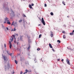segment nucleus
Listing matches in <instances>:
<instances>
[{
  "instance_id": "f257e3e1",
  "label": "nucleus",
  "mask_w": 74,
  "mask_h": 74,
  "mask_svg": "<svg viewBox=\"0 0 74 74\" xmlns=\"http://www.w3.org/2000/svg\"><path fill=\"white\" fill-rule=\"evenodd\" d=\"M8 2H4L3 5V7L5 12H7L8 13H9L10 9L8 8Z\"/></svg>"
},
{
  "instance_id": "f03ea898",
  "label": "nucleus",
  "mask_w": 74,
  "mask_h": 74,
  "mask_svg": "<svg viewBox=\"0 0 74 74\" xmlns=\"http://www.w3.org/2000/svg\"><path fill=\"white\" fill-rule=\"evenodd\" d=\"M10 11L11 12L10 14H11V17H10V19H12L14 16H15V12H14L13 11V10H12L11 8H10Z\"/></svg>"
},
{
  "instance_id": "7ed1b4c3",
  "label": "nucleus",
  "mask_w": 74,
  "mask_h": 74,
  "mask_svg": "<svg viewBox=\"0 0 74 74\" xmlns=\"http://www.w3.org/2000/svg\"><path fill=\"white\" fill-rule=\"evenodd\" d=\"M6 20L7 22V24H8L9 25H11V23H10V21H9V20H8V18L7 17H6Z\"/></svg>"
},
{
  "instance_id": "20e7f679",
  "label": "nucleus",
  "mask_w": 74,
  "mask_h": 74,
  "mask_svg": "<svg viewBox=\"0 0 74 74\" xmlns=\"http://www.w3.org/2000/svg\"><path fill=\"white\" fill-rule=\"evenodd\" d=\"M41 22L43 24V25H45V21H44V18H42V21Z\"/></svg>"
},
{
  "instance_id": "39448f33",
  "label": "nucleus",
  "mask_w": 74,
  "mask_h": 74,
  "mask_svg": "<svg viewBox=\"0 0 74 74\" xmlns=\"http://www.w3.org/2000/svg\"><path fill=\"white\" fill-rule=\"evenodd\" d=\"M2 56H3V59H4V60H5V61H6L7 62L8 60V59H7V57L5 56H3V54H2Z\"/></svg>"
},
{
  "instance_id": "423d86ee",
  "label": "nucleus",
  "mask_w": 74,
  "mask_h": 74,
  "mask_svg": "<svg viewBox=\"0 0 74 74\" xmlns=\"http://www.w3.org/2000/svg\"><path fill=\"white\" fill-rule=\"evenodd\" d=\"M23 37V36H20V40L21 41H22L23 39V38H22Z\"/></svg>"
},
{
  "instance_id": "0eeeda50",
  "label": "nucleus",
  "mask_w": 74,
  "mask_h": 74,
  "mask_svg": "<svg viewBox=\"0 0 74 74\" xmlns=\"http://www.w3.org/2000/svg\"><path fill=\"white\" fill-rule=\"evenodd\" d=\"M66 62H67V63L68 64H69V65H70V61H69L68 60H66Z\"/></svg>"
},
{
  "instance_id": "6e6552de",
  "label": "nucleus",
  "mask_w": 74,
  "mask_h": 74,
  "mask_svg": "<svg viewBox=\"0 0 74 74\" xmlns=\"http://www.w3.org/2000/svg\"><path fill=\"white\" fill-rule=\"evenodd\" d=\"M10 37L11 38H12V39L11 38H10V40H11V42H12V41H13V40H14V38L12 37V36H11Z\"/></svg>"
},
{
  "instance_id": "1a4fd4ad",
  "label": "nucleus",
  "mask_w": 74,
  "mask_h": 74,
  "mask_svg": "<svg viewBox=\"0 0 74 74\" xmlns=\"http://www.w3.org/2000/svg\"><path fill=\"white\" fill-rule=\"evenodd\" d=\"M51 33L50 34V35L51 36V37H53V32H51Z\"/></svg>"
},
{
  "instance_id": "9d476101",
  "label": "nucleus",
  "mask_w": 74,
  "mask_h": 74,
  "mask_svg": "<svg viewBox=\"0 0 74 74\" xmlns=\"http://www.w3.org/2000/svg\"><path fill=\"white\" fill-rule=\"evenodd\" d=\"M28 38L29 39V40H28V42L29 43V45L30 44L31 42H32V41H31V40H30V39L29 38V37H28Z\"/></svg>"
},
{
  "instance_id": "9b49d317",
  "label": "nucleus",
  "mask_w": 74,
  "mask_h": 74,
  "mask_svg": "<svg viewBox=\"0 0 74 74\" xmlns=\"http://www.w3.org/2000/svg\"><path fill=\"white\" fill-rule=\"evenodd\" d=\"M32 5H30V4H29V7L31 9H33V8L32 7Z\"/></svg>"
},
{
  "instance_id": "f8f14e48",
  "label": "nucleus",
  "mask_w": 74,
  "mask_h": 74,
  "mask_svg": "<svg viewBox=\"0 0 74 74\" xmlns=\"http://www.w3.org/2000/svg\"><path fill=\"white\" fill-rule=\"evenodd\" d=\"M8 70H9V69L10 68V65H9V63H8Z\"/></svg>"
},
{
  "instance_id": "ddd939ff",
  "label": "nucleus",
  "mask_w": 74,
  "mask_h": 74,
  "mask_svg": "<svg viewBox=\"0 0 74 74\" xmlns=\"http://www.w3.org/2000/svg\"><path fill=\"white\" fill-rule=\"evenodd\" d=\"M4 68L5 70V71H7V66L6 65L5 66Z\"/></svg>"
},
{
  "instance_id": "4468645a",
  "label": "nucleus",
  "mask_w": 74,
  "mask_h": 74,
  "mask_svg": "<svg viewBox=\"0 0 74 74\" xmlns=\"http://www.w3.org/2000/svg\"><path fill=\"white\" fill-rule=\"evenodd\" d=\"M27 72H29V71L27 70V69H26L25 70V74H26Z\"/></svg>"
},
{
  "instance_id": "2eb2a0df",
  "label": "nucleus",
  "mask_w": 74,
  "mask_h": 74,
  "mask_svg": "<svg viewBox=\"0 0 74 74\" xmlns=\"http://www.w3.org/2000/svg\"><path fill=\"white\" fill-rule=\"evenodd\" d=\"M16 50L17 51H21V49L18 48V47H16Z\"/></svg>"
},
{
  "instance_id": "dca6fc26",
  "label": "nucleus",
  "mask_w": 74,
  "mask_h": 74,
  "mask_svg": "<svg viewBox=\"0 0 74 74\" xmlns=\"http://www.w3.org/2000/svg\"><path fill=\"white\" fill-rule=\"evenodd\" d=\"M6 21H7V20H6V18H5V22H3L4 23H6Z\"/></svg>"
},
{
  "instance_id": "f3484780",
  "label": "nucleus",
  "mask_w": 74,
  "mask_h": 74,
  "mask_svg": "<svg viewBox=\"0 0 74 74\" xmlns=\"http://www.w3.org/2000/svg\"><path fill=\"white\" fill-rule=\"evenodd\" d=\"M70 35H73V34H74V33H73L72 32L71 33H70L69 34Z\"/></svg>"
},
{
  "instance_id": "a211bd4d",
  "label": "nucleus",
  "mask_w": 74,
  "mask_h": 74,
  "mask_svg": "<svg viewBox=\"0 0 74 74\" xmlns=\"http://www.w3.org/2000/svg\"><path fill=\"white\" fill-rule=\"evenodd\" d=\"M2 27L3 29H4V28L5 27H4V26L3 25L1 24Z\"/></svg>"
},
{
  "instance_id": "6ab92c4d",
  "label": "nucleus",
  "mask_w": 74,
  "mask_h": 74,
  "mask_svg": "<svg viewBox=\"0 0 74 74\" xmlns=\"http://www.w3.org/2000/svg\"><path fill=\"white\" fill-rule=\"evenodd\" d=\"M12 47V45H10L9 47H10V49H11V47Z\"/></svg>"
},
{
  "instance_id": "aec40b11",
  "label": "nucleus",
  "mask_w": 74,
  "mask_h": 74,
  "mask_svg": "<svg viewBox=\"0 0 74 74\" xmlns=\"http://www.w3.org/2000/svg\"><path fill=\"white\" fill-rule=\"evenodd\" d=\"M15 63H16V64H18V62L17 61H16V60H15Z\"/></svg>"
},
{
  "instance_id": "412c9836",
  "label": "nucleus",
  "mask_w": 74,
  "mask_h": 74,
  "mask_svg": "<svg viewBox=\"0 0 74 74\" xmlns=\"http://www.w3.org/2000/svg\"><path fill=\"white\" fill-rule=\"evenodd\" d=\"M50 15H51L52 16L53 15V12H51L50 13Z\"/></svg>"
},
{
  "instance_id": "4be33fe9",
  "label": "nucleus",
  "mask_w": 74,
  "mask_h": 74,
  "mask_svg": "<svg viewBox=\"0 0 74 74\" xmlns=\"http://www.w3.org/2000/svg\"><path fill=\"white\" fill-rule=\"evenodd\" d=\"M14 25H15V26H18V24H17V23H16V22H15V23H14Z\"/></svg>"
},
{
  "instance_id": "5701e85b",
  "label": "nucleus",
  "mask_w": 74,
  "mask_h": 74,
  "mask_svg": "<svg viewBox=\"0 0 74 74\" xmlns=\"http://www.w3.org/2000/svg\"><path fill=\"white\" fill-rule=\"evenodd\" d=\"M36 58H35L34 59V62H35V63H36Z\"/></svg>"
},
{
  "instance_id": "b1692460",
  "label": "nucleus",
  "mask_w": 74,
  "mask_h": 74,
  "mask_svg": "<svg viewBox=\"0 0 74 74\" xmlns=\"http://www.w3.org/2000/svg\"><path fill=\"white\" fill-rule=\"evenodd\" d=\"M42 36V34H41L39 35V38H41Z\"/></svg>"
},
{
  "instance_id": "393cba45",
  "label": "nucleus",
  "mask_w": 74,
  "mask_h": 74,
  "mask_svg": "<svg viewBox=\"0 0 74 74\" xmlns=\"http://www.w3.org/2000/svg\"><path fill=\"white\" fill-rule=\"evenodd\" d=\"M14 21H13L12 22V23L11 24V26L12 25H14Z\"/></svg>"
},
{
  "instance_id": "a878e982",
  "label": "nucleus",
  "mask_w": 74,
  "mask_h": 74,
  "mask_svg": "<svg viewBox=\"0 0 74 74\" xmlns=\"http://www.w3.org/2000/svg\"><path fill=\"white\" fill-rule=\"evenodd\" d=\"M63 38L64 39V38H66V36H65V35H64L63 36Z\"/></svg>"
},
{
  "instance_id": "bb28decb",
  "label": "nucleus",
  "mask_w": 74,
  "mask_h": 74,
  "mask_svg": "<svg viewBox=\"0 0 74 74\" xmlns=\"http://www.w3.org/2000/svg\"><path fill=\"white\" fill-rule=\"evenodd\" d=\"M59 21H58V22H62V20H61V19L60 18L59 19Z\"/></svg>"
},
{
  "instance_id": "cd10ccee",
  "label": "nucleus",
  "mask_w": 74,
  "mask_h": 74,
  "mask_svg": "<svg viewBox=\"0 0 74 74\" xmlns=\"http://www.w3.org/2000/svg\"><path fill=\"white\" fill-rule=\"evenodd\" d=\"M57 42H58L59 43H60V42H60V40H57Z\"/></svg>"
},
{
  "instance_id": "c85d7f7f",
  "label": "nucleus",
  "mask_w": 74,
  "mask_h": 74,
  "mask_svg": "<svg viewBox=\"0 0 74 74\" xmlns=\"http://www.w3.org/2000/svg\"><path fill=\"white\" fill-rule=\"evenodd\" d=\"M7 53L8 54V55H10V52H9V51H7Z\"/></svg>"
},
{
  "instance_id": "c756f323",
  "label": "nucleus",
  "mask_w": 74,
  "mask_h": 74,
  "mask_svg": "<svg viewBox=\"0 0 74 74\" xmlns=\"http://www.w3.org/2000/svg\"><path fill=\"white\" fill-rule=\"evenodd\" d=\"M40 48H37V51H40Z\"/></svg>"
},
{
  "instance_id": "7c9ffc66",
  "label": "nucleus",
  "mask_w": 74,
  "mask_h": 74,
  "mask_svg": "<svg viewBox=\"0 0 74 74\" xmlns=\"http://www.w3.org/2000/svg\"><path fill=\"white\" fill-rule=\"evenodd\" d=\"M14 43H15V44H16V40H15L14 41Z\"/></svg>"
},
{
  "instance_id": "2f4dec72",
  "label": "nucleus",
  "mask_w": 74,
  "mask_h": 74,
  "mask_svg": "<svg viewBox=\"0 0 74 74\" xmlns=\"http://www.w3.org/2000/svg\"><path fill=\"white\" fill-rule=\"evenodd\" d=\"M23 17H26V16L24 14H23Z\"/></svg>"
},
{
  "instance_id": "473e14b6",
  "label": "nucleus",
  "mask_w": 74,
  "mask_h": 74,
  "mask_svg": "<svg viewBox=\"0 0 74 74\" xmlns=\"http://www.w3.org/2000/svg\"><path fill=\"white\" fill-rule=\"evenodd\" d=\"M4 29V31H5V32H7V29H6V28H5V27Z\"/></svg>"
},
{
  "instance_id": "72a5a7b5",
  "label": "nucleus",
  "mask_w": 74,
  "mask_h": 74,
  "mask_svg": "<svg viewBox=\"0 0 74 74\" xmlns=\"http://www.w3.org/2000/svg\"><path fill=\"white\" fill-rule=\"evenodd\" d=\"M30 49V44H29V46L28 48V50H29Z\"/></svg>"
},
{
  "instance_id": "f704fd0d",
  "label": "nucleus",
  "mask_w": 74,
  "mask_h": 74,
  "mask_svg": "<svg viewBox=\"0 0 74 74\" xmlns=\"http://www.w3.org/2000/svg\"><path fill=\"white\" fill-rule=\"evenodd\" d=\"M6 28L7 30H8V31H9V29H8V27H6Z\"/></svg>"
},
{
  "instance_id": "c9c22d12",
  "label": "nucleus",
  "mask_w": 74,
  "mask_h": 74,
  "mask_svg": "<svg viewBox=\"0 0 74 74\" xmlns=\"http://www.w3.org/2000/svg\"><path fill=\"white\" fill-rule=\"evenodd\" d=\"M22 20H19V23H21V22H22Z\"/></svg>"
},
{
  "instance_id": "e433bc0d",
  "label": "nucleus",
  "mask_w": 74,
  "mask_h": 74,
  "mask_svg": "<svg viewBox=\"0 0 74 74\" xmlns=\"http://www.w3.org/2000/svg\"><path fill=\"white\" fill-rule=\"evenodd\" d=\"M16 29H15V28H14V29L13 30V31H16Z\"/></svg>"
},
{
  "instance_id": "4c0bfd02",
  "label": "nucleus",
  "mask_w": 74,
  "mask_h": 74,
  "mask_svg": "<svg viewBox=\"0 0 74 74\" xmlns=\"http://www.w3.org/2000/svg\"><path fill=\"white\" fill-rule=\"evenodd\" d=\"M12 36L14 37V38H15V35H12Z\"/></svg>"
},
{
  "instance_id": "58836bf2",
  "label": "nucleus",
  "mask_w": 74,
  "mask_h": 74,
  "mask_svg": "<svg viewBox=\"0 0 74 74\" xmlns=\"http://www.w3.org/2000/svg\"><path fill=\"white\" fill-rule=\"evenodd\" d=\"M63 27H66V25H64Z\"/></svg>"
},
{
  "instance_id": "ea45409f",
  "label": "nucleus",
  "mask_w": 74,
  "mask_h": 74,
  "mask_svg": "<svg viewBox=\"0 0 74 74\" xmlns=\"http://www.w3.org/2000/svg\"><path fill=\"white\" fill-rule=\"evenodd\" d=\"M9 44H10V45H12V44L11 43V41H9Z\"/></svg>"
},
{
  "instance_id": "a19ab883",
  "label": "nucleus",
  "mask_w": 74,
  "mask_h": 74,
  "mask_svg": "<svg viewBox=\"0 0 74 74\" xmlns=\"http://www.w3.org/2000/svg\"><path fill=\"white\" fill-rule=\"evenodd\" d=\"M26 65H29V62H27L26 63Z\"/></svg>"
},
{
  "instance_id": "79ce46f5",
  "label": "nucleus",
  "mask_w": 74,
  "mask_h": 74,
  "mask_svg": "<svg viewBox=\"0 0 74 74\" xmlns=\"http://www.w3.org/2000/svg\"><path fill=\"white\" fill-rule=\"evenodd\" d=\"M49 47H50L51 46H52V45L50 43H49Z\"/></svg>"
},
{
  "instance_id": "37998d69",
  "label": "nucleus",
  "mask_w": 74,
  "mask_h": 74,
  "mask_svg": "<svg viewBox=\"0 0 74 74\" xmlns=\"http://www.w3.org/2000/svg\"><path fill=\"white\" fill-rule=\"evenodd\" d=\"M17 41H19V38H18V40H17Z\"/></svg>"
},
{
  "instance_id": "c03bdc74",
  "label": "nucleus",
  "mask_w": 74,
  "mask_h": 74,
  "mask_svg": "<svg viewBox=\"0 0 74 74\" xmlns=\"http://www.w3.org/2000/svg\"><path fill=\"white\" fill-rule=\"evenodd\" d=\"M62 4H64V5H66V4L64 3L63 1L62 2Z\"/></svg>"
},
{
  "instance_id": "a18cd8bd",
  "label": "nucleus",
  "mask_w": 74,
  "mask_h": 74,
  "mask_svg": "<svg viewBox=\"0 0 74 74\" xmlns=\"http://www.w3.org/2000/svg\"><path fill=\"white\" fill-rule=\"evenodd\" d=\"M45 7H47V4L46 3H45Z\"/></svg>"
},
{
  "instance_id": "49530a36",
  "label": "nucleus",
  "mask_w": 74,
  "mask_h": 74,
  "mask_svg": "<svg viewBox=\"0 0 74 74\" xmlns=\"http://www.w3.org/2000/svg\"><path fill=\"white\" fill-rule=\"evenodd\" d=\"M4 47H5H5H6V45L5 44H4Z\"/></svg>"
},
{
  "instance_id": "de8ad7c7",
  "label": "nucleus",
  "mask_w": 74,
  "mask_h": 74,
  "mask_svg": "<svg viewBox=\"0 0 74 74\" xmlns=\"http://www.w3.org/2000/svg\"><path fill=\"white\" fill-rule=\"evenodd\" d=\"M23 23H25V20H24V19H23Z\"/></svg>"
},
{
  "instance_id": "09e8293b",
  "label": "nucleus",
  "mask_w": 74,
  "mask_h": 74,
  "mask_svg": "<svg viewBox=\"0 0 74 74\" xmlns=\"http://www.w3.org/2000/svg\"><path fill=\"white\" fill-rule=\"evenodd\" d=\"M69 49L71 51H73V49H71V48H69Z\"/></svg>"
},
{
  "instance_id": "8fccbe9b",
  "label": "nucleus",
  "mask_w": 74,
  "mask_h": 74,
  "mask_svg": "<svg viewBox=\"0 0 74 74\" xmlns=\"http://www.w3.org/2000/svg\"><path fill=\"white\" fill-rule=\"evenodd\" d=\"M52 50L53 51V52H55V50H54V49H52Z\"/></svg>"
},
{
  "instance_id": "3c124183",
  "label": "nucleus",
  "mask_w": 74,
  "mask_h": 74,
  "mask_svg": "<svg viewBox=\"0 0 74 74\" xmlns=\"http://www.w3.org/2000/svg\"><path fill=\"white\" fill-rule=\"evenodd\" d=\"M54 30H58V29H56V28H54Z\"/></svg>"
},
{
  "instance_id": "603ef678",
  "label": "nucleus",
  "mask_w": 74,
  "mask_h": 74,
  "mask_svg": "<svg viewBox=\"0 0 74 74\" xmlns=\"http://www.w3.org/2000/svg\"><path fill=\"white\" fill-rule=\"evenodd\" d=\"M12 53H11L10 54V55H10L11 56H12Z\"/></svg>"
},
{
  "instance_id": "864d4df0",
  "label": "nucleus",
  "mask_w": 74,
  "mask_h": 74,
  "mask_svg": "<svg viewBox=\"0 0 74 74\" xmlns=\"http://www.w3.org/2000/svg\"><path fill=\"white\" fill-rule=\"evenodd\" d=\"M32 6H34V4L33 3H32L31 5Z\"/></svg>"
},
{
  "instance_id": "5fc2aeb1",
  "label": "nucleus",
  "mask_w": 74,
  "mask_h": 74,
  "mask_svg": "<svg viewBox=\"0 0 74 74\" xmlns=\"http://www.w3.org/2000/svg\"><path fill=\"white\" fill-rule=\"evenodd\" d=\"M22 73H23V72L21 71L20 72V74H22Z\"/></svg>"
},
{
  "instance_id": "6e6d98bb",
  "label": "nucleus",
  "mask_w": 74,
  "mask_h": 74,
  "mask_svg": "<svg viewBox=\"0 0 74 74\" xmlns=\"http://www.w3.org/2000/svg\"><path fill=\"white\" fill-rule=\"evenodd\" d=\"M50 47L51 48H52V46H50Z\"/></svg>"
},
{
  "instance_id": "4d7b16f0",
  "label": "nucleus",
  "mask_w": 74,
  "mask_h": 74,
  "mask_svg": "<svg viewBox=\"0 0 74 74\" xmlns=\"http://www.w3.org/2000/svg\"><path fill=\"white\" fill-rule=\"evenodd\" d=\"M10 69H12V65H11L10 66Z\"/></svg>"
},
{
  "instance_id": "13d9d810",
  "label": "nucleus",
  "mask_w": 74,
  "mask_h": 74,
  "mask_svg": "<svg viewBox=\"0 0 74 74\" xmlns=\"http://www.w3.org/2000/svg\"><path fill=\"white\" fill-rule=\"evenodd\" d=\"M61 61H62V62H63V61H64V59H62L61 60Z\"/></svg>"
},
{
  "instance_id": "bf43d9fd",
  "label": "nucleus",
  "mask_w": 74,
  "mask_h": 74,
  "mask_svg": "<svg viewBox=\"0 0 74 74\" xmlns=\"http://www.w3.org/2000/svg\"><path fill=\"white\" fill-rule=\"evenodd\" d=\"M27 55L28 56H30V54L29 53H28Z\"/></svg>"
},
{
  "instance_id": "052dcab7",
  "label": "nucleus",
  "mask_w": 74,
  "mask_h": 74,
  "mask_svg": "<svg viewBox=\"0 0 74 74\" xmlns=\"http://www.w3.org/2000/svg\"><path fill=\"white\" fill-rule=\"evenodd\" d=\"M62 32L63 33H65V32L64 31H63Z\"/></svg>"
},
{
  "instance_id": "680f3d73",
  "label": "nucleus",
  "mask_w": 74,
  "mask_h": 74,
  "mask_svg": "<svg viewBox=\"0 0 74 74\" xmlns=\"http://www.w3.org/2000/svg\"><path fill=\"white\" fill-rule=\"evenodd\" d=\"M13 7L14 8V9H15V8L14 7V5L13 6Z\"/></svg>"
},
{
  "instance_id": "e2e57ef3",
  "label": "nucleus",
  "mask_w": 74,
  "mask_h": 74,
  "mask_svg": "<svg viewBox=\"0 0 74 74\" xmlns=\"http://www.w3.org/2000/svg\"><path fill=\"white\" fill-rule=\"evenodd\" d=\"M59 60H60V59H58V61H59Z\"/></svg>"
},
{
  "instance_id": "0e129e2a",
  "label": "nucleus",
  "mask_w": 74,
  "mask_h": 74,
  "mask_svg": "<svg viewBox=\"0 0 74 74\" xmlns=\"http://www.w3.org/2000/svg\"><path fill=\"white\" fill-rule=\"evenodd\" d=\"M41 26V24H40L38 25V26Z\"/></svg>"
},
{
  "instance_id": "69168bd1",
  "label": "nucleus",
  "mask_w": 74,
  "mask_h": 74,
  "mask_svg": "<svg viewBox=\"0 0 74 74\" xmlns=\"http://www.w3.org/2000/svg\"><path fill=\"white\" fill-rule=\"evenodd\" d=\"M28 72H29V73H30V72H31V71H29Z\"/></svg>"
},
{
  "instance_id": "338daca9",
  "label": "nucleus",
  "mask_w": 74,
  "mask_h": 74,
  "mask_svg": "<svg viewBox=\"0 0 74 74\" xmlns=\"http://www.w3.org/2000/svg\"><path fill=\"white\" fill-rule=\"evenodd\" d=\"M72 32L73 33H74V30H73Z\"/></svg>"
},
{
  "instance_id": "774afa93",
  "label": "nucleus",
  "mask_w": 74,
  "mask_h": 74,
  "mask_svg": "<svg viewBox=\"0 0 74 74\" xmlns=\"http://www.w3.org/2000/svg\"><path fill=\"white\" fill-rule=\"evenodd\" d=\"M16 36H18V34H16Z\"/></svg>"
}]
</instances>
